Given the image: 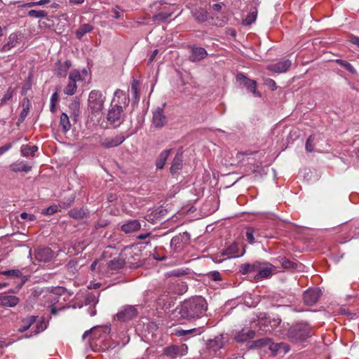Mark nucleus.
<instances>
[{
	"instance_id": "42",
	"label": "nucleus",
	"mask_w": 359,
	"mask_h": 359,
	"mask_svg": "<svg viewBox=\"0 0 359 359\" xmlns=\"http://www.w3.org/2000/svg\"><path fill=\"white\" fill-rule=\"evenodd\" d=\"M1 275L11 276V277H16V278H20L22 276V272L18 269H12V270H7V271H0Z\"/></svg>"
},
{
	"instance_id": "16",
	"label": "nucleus",
	"mask_w": 359,
	"mask_h": 359,
	"mask_svg": "<svg viewBox=\"0 0 359 359\" xmlns=\"http://www.w3.org/2000/svg\"><path fill=\"white\" fill-rule=\"evenodd\" d=\"M291 64L289 60H283L276 64L269 65L267 69L276 73H283L290 69Z\"/></svg>"
},
{
	"instance_id": "8",
	"label": "nucleus",
	"mask_w": 359,
	"mask_h": 359,
	"mask_svg": "<svg viewBox=\"0 0 359 359\" xmlns=\"http://www.w3.org/2000/svg\"><path fill=\"white\" fill-rule=\"evenodd\" d=\"M138 314L135 306L127 305L116 313V318L121 322H126L135 318Z\"/></svg>"
},
{
	"instance_id": "33",
	"label": "nucleus",
	"mask_w": 359,
	"mask_h": 359,
	"mask_svg": "<svg viewBox=\"0 0 359 359\" xmlns=\"http://www.w3.org/2000/svg\"><path fill=\"white\" fill-rule=\"evenodd\" d=\"M37 150L38 147L36 146L22 145L20 151L22 156L28 157L29 156H33Z\"/></svg>"
},
{
	"instance_id": "58",
	"label": "nucleus",
	"mask_w": 359,
	"mask_h": 359,
	"mask_svg": "<svg viewBox=\"0 0 359 359\" xmlns=\"http://www.w3.org/2000/svg\"><path fill=\"white\" fill-rule=\"evenodd\" d=\"M11 147V143H8L4 146L0 147V156L3 155L5 152L8 151Z\"/></svg>"
},
{
	"instance_id": "18",
	"label": "nucleus",
	"mask_w": 359,
	"mask_h": 359,
	"mask_svg": "<svg viewBox=\"0 0 359 359\" xmlns=\"http://www.w3.org/2000/svg\"><path fill=\"white\" fill-rule=\"evenodd\" d=\"M208 55L205 48L202 47H193L191 50L189 60L192 62H198Z\"/></svg>"
},
{
	"instance_id": "54",
	"label": "nucleus",
	"mask_w": 359,
	"mask_h": 359,
	"mask_svg": "<svg viewBox=\"0 0 359 359\" xmlns=\"http://www.w3.org/2000/svg\"><path fill=\"white\" fill-rule=\"evenodd\" d=\"M196 18L203 22L208 19V14L205 11H201L196 14Z\"/></svg>"
},
{
	"instance_id": "11",
	"label": "nucleus",
	"mask_w": 359,
	"mask_h": 359,
	"mask_svg": "<svg viewBox=\"0 0 359 359\" xmlns=\"http://www.w3.org/2000/svg\"><path fill=\"white\" fill-rule=\"evenodd\" d=\"M320 290L318 288H311L304 292L303 294L304 302L306 305L313 306L318 300Z\"/></svg>"
},
{
	"instance_id": "4",
	"label": "nucleus",
	"mask_w": 359,
	"mask_h": 359,
	"mask_svg": "<svg viewBox=\"0 0 359 359\" xmlns=\"http://www.w3.org/2000/svg\"><path fill=\"white\" fill-rule=\"evenodd\" d=\"M130 100L123 92L118 90L111 102V109L109 112H123L127 110Z\"/></svg>"
},
{
	"instance_id": "53",
	"label": "nucleus",
	"mask_w": 359,
	"mask_h": 359,
	"mask_svg": "<svg viewBox=\"0 0 359 359\" xmlns=\"http://www.w3.org/2000/svg\"><path fill=\"white\" fill-rule=\"evenodd\" d=\"M264 84L267 86L271 90H275L277 88L275 81L271 79L267 78L264 80Z\"/></svg>"
},
{
	"instance_id": "49",
	"label": "nucleus",
	"mask_w": 359,
	"mask_h": 359,
	"mask_svg": "<svg viewBox=\"0 0 359 359\" xmlns=\"http://www.w3.org/2000/svg\"><path fill=\"white\" fill-rule=\"evenodd\" d=\"M208 276L209 278H210L213 281H220V280H222L221 274L217 271H210L208 274Z\"/></svg>"
},
{
	"instance_id": "14",
	"label": "nucleus",
	"mask_w": 359,
	"mask_h": 359,
	"mask_svg": "<svg viewBox=\"0 0 359 359\" xmlns=\"http://www.w3.org/2000/svg\"><path fill=\"white\" fill-rule=\"evenodd\" d=\"M261 262L256 261L253 263L243 264L239 267V272L243 275H246L250 273H258L260 269Z\"/></svg>"
},
{
	"instance_id": "29",
	"label": "nucleus",
	"mask_w": 359,
	"mask_h": 359,
	"mask_svg": "<svg viewBox=\"0 0 359 359\" xmlns=\"http://www.w3.org/2000/svg\"><path fill=\"white\" fill-rule=\"evenodd\" d=\"M121 114H107L106 118L107 120L108 123L106 126H103V127L108 128L109 126L116 127L119 126L121 123Z\"/></svg>"
},
{
	"instance_id": "19",
	"label": "nucleus",
	"mask_w": 359,
	"mask_h": 359,
	"mask_svg": "<svg viewBox=\"0 0 359 359\" xmlns=\"http://www.w3.org/2000/svg\"><path fill=\"white\" fill-rule=\"evenodd\" d=\"M255 331L250 329H243L235 336V340L238 342H245L255 337Z\"/></svg>"
},
{
	"instance_id": "15",
	"label": "nucleus",
	"mask_w": 359,
	"mask_h": 359,
	"mask_svg": "<svg viewBox=\"0 0 359 359\" xmlns=\"http://www.w3.org/2000/svg\"><path fill=\"white\" fill-rule=\"evenodd\" d=\"M245 250L240 252L238 245L236 243H233L223 250L222 255H225L226 258H235L243 256Z\"/></svg>"
},
{
	"instance_id": "62",
	"label": "nucleus",
	"mask_w": 359,
	"mask_h": 359,
	"mask_svg": "<svg viewBox=\"0 0 359 359\" xmlns=\"http://www.w3.org/2000/svg\"><path fill=\"white\" fill-rule=\"evenodd\" d=\"M351 229L353 232L359 228V222L355 221L351 223Z\"/></svg>"
},
{
	"instance_id": "41",
	"label": "nucleus",
	"mask_w": 359,
	"mask_h": 359,
	"mask_svg": "<svg viewBox=\"0 0 359 359\" xmlns=\"http://www.w3.org/2000/svg\"><path fill=\"white\" fill-rule=\"evenodd\" d=\"M336 62L339 65L344 67L350 73H351V74L356 73V71H355V68L348 62H347L346 60L337 59V60H336Z\"/></svg>"
},
{
	"instance_id": "25",
	"label": "nucleus",
	"mask_w": 359,
	"mask_h": 359,
	"mask_svg": "<svg viewBox=\"0 0 359 359\" xmlns=\"http://www.w3.org/2000/svg\"><path fill=\"white\" fill-rule=\"evenodd\" d=\"M71 66V62L69 60H67L64 62H59L56 64L55 74L58 76H65Z\"/></svg>"
},
{
	"instance_id": "47",
	"label": "nucleus",
	"mask_w": 359,
	"mask_h": 359,
	"mask_svg": "<svg viewBox=\"0 0 359 359\" xmlns=\"http://www.w3.org/2000/svg\"><path fill=\"white\" fill-rule=\"evenodd\" d=\"M46 328V325L43 320H40L36 323L35 329L33 331L35 334L43 331Z\"/></svg>"
},
{
	"instance_id": "57",
	"label": "nucleus",
	"mask_w": 359,
	"mask_h": 359,
	"mask_svg": "<svg viewBox=\"0 0 359 359\" xmlns=\"http://www.w3.org/2000/svg\"><path fill=\"white\" fill-rule=\"evenodd\" d=\"M226 257L225 255H222V253L221 255H214L212 256V260L215 263H221L222 262L224 259H226V257Z\"/></svg>"
},
{
	"instance_id": "1",
	"label": "nucleus",
	"mask_w": 359,
	"mask_h": 359,
	"mask_svg": "<svg viewBox=\"0 0 359 359\" xmlns=\"http://www.w3.org/2000/svg\"><path fill=\"white\" fill-rule=\"evenodd\" d=\"M208 308L205 299L202 297H195L185 300L179 308L182 318L191 320L202 317Z\"/></svg>"
},
{
	"instance_id": "3",
	"label": "nucleus",
	"mask_w": 359,
	"mask_h": 359,
	"mask_svg": "<svg viewBox=\"0 0 359 359\" xmlns=\"http://www.w3.org/2000/svg\"><path fill=\"white\" fill-rule=\"evenodd\" d=\"M88 76V72L83 69L81 72L74 69L69 75V81L67 86L64 89V93L68 95H74L77 89V83L83 81Z\"/></svg>"
},
{
	"instance_id": "38",
	"label": "nucleus",
	"mask_w": 359,
	"mask_h": 359,
	"mask_svg": "<svg viewBox=\"0 0 359 359\" xmlns=\"http://www.w3.org/2000/svg\"><path fill=\"white\" fill-rule=\"evenodd\" d=\"M69 215L74 219H80L85 217L86 213L85 211L80 208V209H72L70 211H69Z\"/></svg>"
},
{
	"instance_id": "24",
	"label": "nucleus",
	"mask_w": 359,
	"mask_h": 359,
	"mask_svg": "<svg viewBox=\"0 0 359 359\" xmlns=\"http://www.w3.org/2000/svg\"><path fill=\"white\" fill-rule=\"evenodd\" d=\"M172 151V149H165L162 151L160 154L158 155L156 161V166L157 169H163L165 162L167 161V158H168L170 154Z\"/></svg>"
},
{
	"instance_id": "5",
	"label": "nucleus",
	"mask_w": 359,
	"mask_h": 359,
	"mask_svg": "<svg viewBox=\"0 0 359 359\" xmlns=\"http://www.w3.org/2000/svg\"><path fill=\"white\" fill-rule=\"evenodd\" d=\"M104 97L98 90H92L88 96V109L91 112H100L104 109Z\"/></svg>"
},
{
	"instance_id": "51",
	"label": "nucleus",
	"mask_w": 359,
	"mask_h": 359,
	"mask_svg": "<svg viewBox=\"0 0 359 359\" xmlns=\"http://www.w3.org/2000/svg\"><path fill=\"white\" fill-rule=\"evenodd\" d=\"M57 211V206L56 205H53L43 210L42 213L46 215H51L55 213Z\"/></svg>"
},
{
	"instance_id": "36",
	"label": "nucleus",
	"mask_w": 359,
	"mask_h": 359,
	"mask_svg": "<svg viewBox=\"0 0 359 359\" xmlns=\"http://www.w3.org/2000/svg\"><path fill=\"white\" fill-rule=\"evenodd\" d=\"M60 123L64 133H67L71 129V123L67 114H61Z\"/></svg>"
},
{
	"instance_id": "23",
	"label": "nucleus",
	"mask_w": 359,
	"mask_h": 359,
	"mask_svg": "<svg viewBox=\"0 0 359 359\" xmlns=\"http://www.w3.org/2000/svg\"><path fill=\"white\" fill-rule=\"evenodd\" d=\"M11 170L14 172H28L32 169V165H28L24 161H16L10 165Z\"/></svg>"
},
{
	"instance_id": "48",
	"label": "nucleus",
	"mask_w": 359,
	"mask_h": 359,
	"mask_svg": "<svg viewBox=\"0 0 359 359\" xmlns=\"http://www.w3.org/2000/svg\"><path fill=\"white\" fill-rule=\"evenodd\" d=\"M13 94V90L11 88H8L6 92L5 93L4 97L1 99V104L6 103L7 101L10 100Z\"/></svg>"
},
{
	"instance_id": "32",
	"label": "nucleus",
	"mask_w": 359,
	"mask_h": 359,
	"mask_svg": "<svg viewBox=\"0 0 359 359\" xmlns=\"http://www.w3.org/2000/svg\"><path fill=\"white\" fill-rule=\"evenodd\" d=\"M36 322V317L34 316H29L22 320V325L19 328L20 332H24L31 327Z\"/></svg>"
},
{
	"instance_id": "20",
	"label": "nucleus",
	"mask_w": 359,
	"mask_h": 359,
	"mask_svg": "<svg viewBox=\"0 0 359 359\" xmlns=\"http://www.w3.org/2000/svg\"><path fill=\"white\" fill-rule=\"evenodd\" d=\"M19 303V298L14 295H0V305L3 306L13 307Z\"/></svg>"
},
{
	"instance_id": "2",
	"label": "nucleus",
	"mask_w": 359,
	"mask_h": 359,
	"mask_svg": "<svg viewBox=\"0 0 359 359\" xmlns=\"http://www.w3.org/2000/svg\"><path fill=\"white\" fill-rule=\"evenodd\" d=\"M311 336V327L307 323H298L292 326L288 331V337L292 341L305 340Z\"/></svg>"
},
{
	"instance_id": "10",
	"label": "nucleus",
	"mask_w": 359,
	"mask_h": 359,
	"mask_svg": "<svg viewBox=\"0 0 359 359\" xmlns=\"http://www.w3.org/2000/svg\"><path fill=\"white\" fill-rule=\"evenodd\" d=\"M108 333V327H94L90 330L86 331L82 338L85 339L88 336H90L92 341H97L99 338H105Z\"/></svg>"
},
{
	"instance_id": "44",
	"label": "nucleus",
	"mask_w": 359,
	"mask_h": 359,
	"mask_svg": "<svg viewBox=\"0 0 359 359\" xmlns=\"http://www.w3.org/2000/svg\"><path fill=\"white\" fill-rule=\"evenodd\" d=\"M282 266L286 269H294L297 268V264L287 259H283Z\"/></svg>"
},
{
	"instance_id": "34",
	"label": "nucleus",
	"mask_w": 359,
	"mask_h": 359,
	"mask_svg": "<svg viewBox=\"0 0 359 359\" xmlns=\"http://www.w3.org/2000/svg\"><path fill=\"white\" fill-rule=\"evenodd\" d=\"M141 88V83L139 81L133 79L131 83V93L133 98L135 100L140 99V90Z\"/></svg>"
},
{
	"instance_id": "39",
	"label": "nucleus",
	"mask_w": 359,
	"mask_h": 359,
	"mask_svg": "<svg viewBox=\"0 0 359 359\" xmlns=\"http://www.w3.org/2000/svg\"><path fill=\"white\" fill-rule=\"evenodd\" d=\"M256 231L257 230L253 227L249 226L245 229L246 240L250 244L255 243V234Z\"/></svg>"
},
{
	"instance_id": "9",
	"label": "nucleus",
	"mask_w": 359,
	"mask_h": 359,
	"mask_svg": "<svg viewBox=\"0 0 359 359\" xmlns=\"http://www.w3.org/2000/svg\"><path fill=\"white\" fill-rule=\"evenodd\" d=\"M276 271V267L269 262H261L260 269L254 278L256 281H260L263 279L271 277Z\"/></svg>"
},
{
	"instance_id": "22",
	"label": "nucleus",
	"mask_w": 359,
	"mask_h": 359,
	"mask_svg": "<svg viewBox=\"0 0 359 359\" xmlns=\"http://www.w3.org/2000/svg\"><path fill=\"white\" fill-rule=\"evenodd\" d=\"M18 43V36L16 33H12L6 39V42L1 48L2 52H7L11 48L15 47Z\"/></svg>"
},
{
	"instance_id": "6",
	"label": "nucleus",
	"mask_w": 359,
	"mask_h": 359,
	"mask_svg": "<svg viewBox=\"0 0 359 359\" xmlns=\"http://www.w3.org/2000/svg\"><path fill=\"white\" fill-rule=\"evenodd\" d=\"M259 342L262 346L268 347L273 355L285 354L290 351V346L284 342L274 343L269 338L262 339Z\"/></svg>"
},
{
	"instance_id": "12",
	"label": "nucleus",
	"mask_w": 359,
	"mask_h": 359,
	"mask_svg": "<svg viewBox=\"0 0 359 359\" xmlns=\"http://www.w3.org/2000/svg\"><path fill=\"white\" fill-rule=\"evenodd\" d=\"M188 240V233H184L174 236L170 241V245L176 252L181 251Z\"/></svg>"
},
{
	"instance_id": "45",
	"label": "nucleus",
	"mask_w": 359,
	"mask_h": 359,
	"mask_svg": "<svg viewBox=\"0 0 359 359\" xmlns=\"http://www.w3.org/2000/svg\"><path fill=\"white\" fill-rule=\"evenodd\" d=\"M315 140V136L313 135H310L306 142V149L309 152H312L314 149L313 142Z\"/></svg>"
},
{
	"instance_id": "64",
	"label": "nucleus",
	"mask_w": 359,
	"mask_h": 359,
	"mask_svg": "<svg viewBox=\"0 0 359 359\" xmlns=\"http://www.w3.org/2000/svg\"><path fill=\"white\" fill-rule=\"evenodd\" d=\"M158 53V50L157 49H156L153 51L151 55L150 56V57L149 59V62H151L154 60L155 57L157 55Z\"/></svg>"
},
{
	"instance_id": "63",
	"label": "nucleus",
	"mask_w": 359,
	"mask_h": 359,
	"mask_svg": "<svg viewBox=\"0 0 359 359\" xmlns=\"http://www.w3.org/2000/svg\"><path fill=\"white\" fill-rule=\"evenodd\" d=\"M222 4H215L212 5V9L215 11H219L222 9Z\"/></svg>"
},
{
	"instance_id": "21",
	"label": "nucleus",
	"mask_w": 359,
	"mask_h": 359,
	"mask_svg": "<svg viewBox=\"0 0 359 359\" xmlns=\"http://www.w3.org/2000/svg\"><path fill=\"white\" fill-rule=\"evenodd\" d=\"M141 228V224L138 220H129L121 226V231L126 233L136 232Z\"/></svg>"
},
{
	"instance_id": "59",
	"label": "nucleus",
	"mask_w": 359,
	"mask_h": 359,
	"mask_svg": "<svg viewBox=\"0 0 359 359\" xmlns=\"http://www.w3.org/2000/svg\"><path fill=\"white\" fill-rule=\"evenodd\" d=\"M23 112H27L29 110V100L25 98L22 102Z\"/></svg>"
},
{
	"instance_id": "43",
	"label": "nucleus",
	"mask_w": 359,
	"mask_h": 359,
	"mask_svg": "<svg viewBox=\"0 0 359 359\" xmlns=\"http://www.w3.org/2000/svg\"><path fill=\"white\" fill-rule=\"evenodd\" d=\"M257 18V13L256 12H251L248 14L246 18L244 19V25H250L252 24Z\"/></svg>"
},
{
	"instance_id": "61",
	"label": "nucleus",
	"mask_w": 359,
	"mask_h": 359,
	"mask_svg": "<svg viewBox=\"0 0 359 359\" xmlns=\"http://www.w3.org/2000/svg\"><path fill=\"white\" fill-rule=\"evenodd\" d=\"M351 43L356 45L359 47V37L355 36H352L350 39Z\"/></svg>"
},
{
	"instance_id": "13",
	"label": "nucleus",
	"mask_w": 359,
	"mask_h": 359,
	"mask_svg": "<svg viewBox=\"0 0 359 359\" xmlns=\"http://www.w3.org/2000/svg\"><path fill=\"white\" fill-rule=\"evenodd\" d=\"M54 255V252L49 248H41L35 252V258L43 262L50 261Z\"/></svg>"
},
{
	"instance_id": "17",
	"label": "nucleus",
	"mask_w": 359,
	"mask_h": 359,
	"mask_svg": "<svg viewBox=\"0 0 359 359\" xmlns=\"http://www.w3.org/2000/svg\"><path fill=\"white\" fill-rule=\"evenodd\" d=\"M124 140V136L119 135L113 137L105 138L101 141L100 144L104 148H111L120 145Z\"/></svg>"
},
{
	"instance_id": "31",
	"label": "nucleus",
	"mask_w": 359,
	"mask_h": 359,
	"mask_svg": "<svg viewBox=\"0 0 359 359\" xmlns=\"http://www.w3.org/2000/svg\"><path fill=\"white\" fill-rule=\"evenodd\" d=\"M180 352L179 346L176 345H172L168 347H165L163 350V353L165 355L170 358L171 359H175L177 357Z\"/></svg>"
},
{
	"instance_id": "50",
	"label": "nucleus",
	"mask_w": 359,
	"mask_h": 359,
	"mask_svg": "<svg viewBox=\"0 0 359 359\" xmlns=\"http://www.w3.org/2000/svg\"><path fill=\"white\" fill-rule=\"evenodd\" d=\"M210 346L215 351H217L218 349H220L222 347L223 343H222L221 339H216L212 340V341H210Z\"/></svg>"
},
{
	"instance_id": "55",
	"label": "nucleus",
	"mask_w": 359,
	"mask_h": 359,
	"mask_svg": "<svg viewBox=\"0 0 359 359\" xmlns=\"http://www.w3.org/2000/svg\"><path fill=\"white\" fill-rule=\"evenodd\" d=\"M80 100L79 98H76L69 105V107L73 111L79 110Z\"/></svg>"
},
{
	"instance_id": "40",
	"label": "nucleus",
	"mask_w": 359,
	"mask_h": 359,
	"mask_svg": "<svg viewBox=\"0 0 359 359\" xmlns=\"http://www.w3.org/2000/svg\"><path fill=\"white\" fill-rule=\"evenodd\" d=\"M27 15L34 18H44L47 16V12L43 10H30L27 12Z\"/></svg>"
},
{
	"instance_id": "37",
	"label": "nucleus",
	"mask_w": 359,
	"mask_h": 359,
	"mask_svg": "<svg viewBox=\"0 0 359 359\" xmlns=\"http://www.w3.org/2000/svg\"><path fill=\"white\" fill-rule=\"evenodd\" d=\"M51 0H33L32 1L19 6V8H31L36 6H44L50 3Z\"/></svg>"
},
{
	"instance_id": "28",
	"label": "nucleus",
	"mask_w": 359,
	"mask_h": 359,
	"mask_svg": "<svg viewBox=\"0 0 359 359\" xmlns=\"http://www.w3.org/2000/svg\"><path fill=\"white\" fill-rule=\"evenodd\" d=\"M182 154L177 152L172 160L170 167V172L173 174L177 172L182 168Z\"/></svg>"
},
{
	"instance_id": "52",
	"label": "nucleus",
	"mask_w": 359,
	"mask_h": 359,
	"mask_svg": "<svg viewBox=\"0 0 359 359\" xmlns=\"http://www.w3.org/2000/svg\"><path fill=\"white\" fill-rule=\"evenodd\" d=\"M203 332V327L199 328H194L189 330H182V333H180V335H186L187 334L190 333H195L196 334H200Z\"/></svg>"
},
{
	"instance_id": "26",
	"label": "nucleus",
	"mask_w": 359,
	"mask_h": 359,
	"mask_svg": "<svg viewBox=\"0 0 359 359\" xmlns=\"http://www.w3.org/2000/svg\"><path fill=\"white\" fill-rule=\"evenodd\" d=\"M167 123V117L164 114H153L152 126L156 128H162Z\"/></svg>"
},
{
	"instance_id": "30",
	"label": "nucleus",
	"mask_w": 359,
	"mask_h": 359,
	"mask_svg": "<svg viewBox=\"0 0 359 359\" xmlns=\"http://www.w3.org/2000/svg\"><path fill=\"white\" fill-rule=\"evenodd\" d=\"M172 12L168 11L167 7L163 8L162 11L154 15L153 19L154 21L165 22L172 15Z\"/></svg>"
},
{
	"instance_id": "46",
	"label": "nucleus",
	"mask_w": 359,
	"mask_h": 359,
	"mask_svg": "<svg viewBox=\"0 0 359 359\" xmlns=\"http://www.w3.org/2000/svg\"><path fill=\"white\" fill-rule=\"evenodd\" d=\"M59 99L57 93H54L50 97V109L51 111H55V105Z\"/></svg>"
},
{
	"instance_id": "7",
	"label": "nucleus",
	"mask_w": 359,
	"mask_h": 359,
	"mask_svg": "<svg viewBox=\"0 0 359 359\" xmlns=\"http://www.w3.org/2000/svg\"><path fill=\"white\" fill-rule=\"evenodd\" d=\"M237 81L241 84L245 86L248 93L252 94L255 97H261V93L257 90V82L255 80L247 78L242 74H238L236 76Z\"/></svg>"
},
{
	"instance_id": "27",
	"label": "nucleus",
	"mask_w": 359,
	"mask_h": 359,
	"mask_svg": "<svg viewBox=\"0 0 359 359\" xmlns=\"http://www.w3.org/2000/svg\"><path fill=\"white\" fill-rule=\"evenodd\" d=\"M125 260L121 257H115L107 263V268L111 271H117L125 265Z\"/></svg>"
},
{
	"instance_id": "35",
	"label": "nucleus",
	"mask_w": 359,
	"mask_h": 359,
	"mask_svg": "<svg viewBox=\"0 0 359 359\" xmlns=\"http://www.w3.org/2000/svg\"><path fill=\"white\" fill-rule=\"evenodd\" d=\"M93 29L90 25L83 24L77 29L76 36L79 39H81L86 34L90 33Z\"/></svg>"
},
{
	"instance_id": "56",
	"label": "nucleus",
	"mask_w": 359,
	"mask_h": 359,
	"mask_svg": "<svg viewBox=\"0 0 359 359\" xmlns=\"http://www.w3.org/2000/svg\"><path fill=\"white\" fill-rule=\"evenodd\" d=\"M20 217L22 219H27L29 221H34L36 219V217L34 215L28 214L27 212H22Z\"/></svg>"
},
{
	"instance_id": "60",
	"label": "nucleus",
	"mask_w": 359,
	"mask_h": 359,
	"mask_svg": "<svg viewBox=\"0 0 359 359\" xmlns=\"http://www.w3.org/2000/svg\"><path fill=\"white\" fill-rule=\"evenodd\" d=\"M65 309V306H62V307L57 308L56 306L52 305V306H51V313L53 315H57L58 311L64 310Z\"/></svg>"
}]
</instances>
